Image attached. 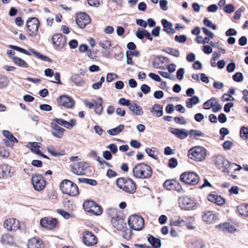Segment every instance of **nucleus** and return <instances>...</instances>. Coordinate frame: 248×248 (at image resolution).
I'll list each match as a JSON object with an SVG mask.
<instances>
[{
	"instance_id": "f257e3e1",
	"label": "nucleus",
	"mask_w": 248,
	"mask_h": 248,
	"mask_svg": "<svg viewBox=\"0 0 248 248\" xmlns=\"http://www.w3.org/2000/svg\"><path fill=\"white\" fill-rule=\"evenodd\" d=\"M132 172L134 177L140 179L149 178L152 174L151 167L144 163L137 164L133 168Z\"/></svg>"
},
{
	"instance_id": "f03ea898",
	"label": "nucleus",
	"mask_w": 248,
	"mask_h": 248,
	"mask_svg": "<svg viewBox=\"0 0 248 248\" xmlns=\"http://www.w3.org/2000/svg\"><path fill=\"white\" fill-rule=\"evenodd\" d=\"M116 184L119 188L127 193L133 194L136 192V184L131 179L123 177L119 178L117 180Z\"/></svg>"
},
{
	"instance_id": "7ed1b4c3",
	"label": "nucleus",
	"mask_w": 248,
	"mask_h": 248,
	"mask_svg": "<svg viewBox=\"0 0 248 248\" xmlns=\"http://www.w3.org/2000/svg\"><path fill=\"white\" fill-rule=\"evenodd\" d=\"M188 157L196 161H202L205 159L206 156V151L202 147L195 146L188 151Z\"/></svg>"
},
{
	"instance_id": "20e7f679",
	"label": "nucleus",
	"mask_w": 248,
	"mask_h": 248,
	"mask_svg": "<svg viewBox=\"0 0 248 248\" xmlns=\"http://www.w3.org/2000/svg\"><path fill=\"white\" fill-rule=\"evenodd\" d=\"M60 189L63 193L70 196H74L78 193V188L77 186L68 180H64L62 182Z\"/></svg>"
},
{
	"instance_id": "39448f33",
	"label": "nucleus",
	"mask_w": 248,
	"mask_h": 248,
	"mask_svg": "<svg viewBox=\"0 0 248 248\" xmlns=\"http://www.w3.org/2000/svg\"><path fill=\"white\" fill-rule=\"evenodd\" d=\"M180 180L186 184L196 185L199 183L200 177L194 172L186 171L181 175Z\"/></svg>"
},
{
	"instance_id": "423d86ee",
	"label": "nucleus",
	"mask_w": 248,
	"mask_h": 248,
	"mask_svg": "<svg viewBox=\"0 0 248 248\" xmlns=\"http://www.w3.org/2000/svg\"><path fill=\"white\" fill-rule=\"evenodd\" d=\"M128 223L131 228L136 231L141 230L144 224L143 218L137 215L131 216L129 217Z\"/></svg>"
},
{
	"instance_id": "0eeeda50",
	"label": "nucleus",
	"mask_w": 248,
	"mask_h": 248,
	"mask_svg": "<svg viewBox=\"0 0 248 248\" xmlns=\"http://www.w3.org/2000/svg\"><path fill=\"white\" fill-rule=\"evenodd\" d=\"M85 211L90 212L95 215H100L102 213L101 207L92 201H86L83 204Z\"/></svg>"
},
{
	"instance_id": "6e6552de",
	"label": "nucleus",
	"mask_w": 248,
	"mask_h": 248,
	"mask_svg": "<svg viewBox=\"0 0 248 248\" xmlns=\"http://www.w3.org/2000/svg\"><path fill=\"white\" fill-rule=\"evenodd\" d=\"M83 243L87 246H95L98 242L97 237L89 231H84L82 233Z\"/></svg>"
},
{
	"instance_id": "1a4fd4ad",
	"label": "nucleus",
	"mask_w": 248,
	"mask_h": 248,
	"mask_svg": "<svg viewBox=\"0 0 248 248\" xmlns=\"http://www.w3.org/2000/svg\"><path fill=\"white\" fill-rule=\"evenodd\" d=\"M31 181L34 188L37 191H41L45 187L46 181L42 175L38 174H33Z\"/></svg>"
},
{
	"instance_id": "9d476101",
	"label": "nucleus",
	"mask_w": 248,
	"mask_h": 248,
	"mask_svg": "<svg viewBox=\"0 0 248 248\" xmlns=\"http://www.w3.org/2000/svg\"><path fill=\"white\" fill-rule=\"evenodd\" d=\"M39 26V22L37 18H29L26 23L29 35L32 37L35 36L37 33Z\"/></svg>"
},
{
	"instance_id": "9b49d317",
	"label": "nucleus",
	"mask_w": 248,
	"mask_h": 248,
	"mask_svg": "<svg viewBox=\"0 0 248 248\" xmlns=\"http://www.w3.org/2000/svg\"><path fill=\"white\" fill-rule=\"evenodd\" d=\"M178 201L180 207L184 210L192 209L196 204L193 200L188 197H181Z\"/></svg>"
},
{
	"instance_id": "f8f14e48",
	"label": "nucleus",
	"mask_w": 248,
	"mask_h": 248,
	"mask_svg": "<svg viewBox=\"0 0 248 248\" xmlns=\"http://www.w3.org/2000/svg\"><path fill=\"white\" fill-rule=\"evenodd\" d=\"M14 170L12 167L7 164L0 165V178L8 179L13 176Z\"/></svg>"
},
{
	"instance_id": "ddd939ff",
	"label": "nucleus",
	"mask_w": 248,
	"mask_h": 248,
	"mask_svg": "<svg viewBox=\"0 0 248 248\" xmlns=\"http://www.w3.org/2000/svg\"><path fill=\"white\" fill-rule=\"evenodd\" d=\"M87 168V164L84 162H76L73 164L72 171L78 175H84Z\"/></svg>"
},
{
	"instance_id": "4468645a",
	"label": "nucleus",
	"mask_w": 248,
	"mask_h": 248,
	"mask_svg": "<svg viewBox=\"0 0 248 248\" xmlns=\"http://www.w3.org/2000/svg\"><path fill=\"white\" fill-rule=\"evenodd\" d=\"M4 227L10 231H16L20 228V223L15 218H10L5 220Z\"/></svg>"
},
{
	"instance_id": "2eb2a0df",
	"label": "nucleus",
	"mask_w": 248,
	"mask_h": 248,
	"mask_svg": "<svg viewBox=\"0 0 248 248\" xmlns=\"http://www.w3.org/2000/svg\"><path fill=\"white\" fill-rule=\"evenodd\" d=\"M91 22V19L88 15L84 13H80L77 15L76 23L80 28H84Z\"/></svg>"
},
{
	"instance_id": "dca6fc26",
	"label": "nucleus",
	"mask_w": 248,
	"mask_h": 248,
	"mask_svg": "<svg viewBox=\"0 0 248 248\" xmlns=\"http://www.w3.org/2000/svg\"><path fill=\"white\" fill-rule=\"evenodd\" d=\"M57 103L60 106H63L67 108H72L74 105V100L67 95H62L57 99Z\"/></svg>"
},
{
	"instance_id": "f3484780",
	"label": "nucleus",
	"mask_w": 248,
	"mask_h": 248,
	"mask_svg": "<svg viewBox=\"0 0 248 248\" xmlns=\"http://www.w3.org/2000/svg\"><path fill=\"white\" fill-rule=\"evenodd\" d=\"M53 45L58 48H62L66 44V39L61 34L56 33L52 37Z\"/></svg>"
},
{
	"instance_id": "a211bd4d",
	"label": "nucleus",
	"mask_w": 248,
	"mask_h": 248,
	"mask_svg": "<svg viewBox=\"0 0 248 248\" xmlns=\"http://www.w3.org/2000/svg\"><path fill=\"white\" fill-rule=\"evenodd\" d=\"M51 124H55L57 125H63L65 128L71 129L76 125V122L74 119H71L69 122L66 121L62 119H54Z\"/></svg>"
},
{
	"instance_id": "6ab92c4d",
	"label": "nucleus",
	"mask_w": 248,
	"mask_h": 248,
	"mask_svg": "<svg viewBox=\"0 0 248 248\" xmlns=\"http://www.w3.org/2000/svg\"><path fill=\"white\" fill-rule=\"evenodd\" d=\"M40 224L44 228L52 229L56 226L57 220L50 217H46L40 220Z\"/></svg>"
},
{
	"instance_id": "aec40b11",
	"label": "nucleus",
	"mask_w": 248,
	"mask_h": 248,
	"mask_svg": "<svg viewBox=\"0 0 248 248\" xmlns=\"http://www.w3.org/2000/svg\"><path fill=\"white\" fill-rule=\"evenodd\" d=\"M170 131L180 139H185L188 135V132L186 129L170 128Z\"/></svg>"
},
{
	"instance_id": "412c9836",
	"label": "nucleus",
	"mask_w": 248,
	"mask_h": 248,
	"mask_svg": "<svg viewBox=\"0 0 248 248\" xmlns=\"http://www.w3.org/2000/svg\"><path fill=\"white\" fill-rule=\"evenodd\" d=\"M215 165L219 169L224 168L226 170L229 161L222 155L217 156L214 159Z\"/></svg>"
},
{
	"instance_id": "4be33fe9",
	"label": "nucleus",
	"mask_w": 248,
	"mask_h": 248,
	"mask_svg": "<svg viewBox=\"0 0 248 248\" xmlns=\"http://www.w3.org/2000/svg\"><path fill=\"white\" fill-rule=\"evenodd\" d=\"M28 248H43L42 241L39 238L33 237L29 240L27 244Z\"/></svg>"
},
{
	"instance_id": "5701e85b",
	"label": "nucleus",
	"mask_w": 248,
	"mask_h": 248,
	"mask_svg": "<svg viewBox=\"0 0 248 248\" xmlns=\"http://www.w3.org/2000/svg\"><path fill=\"white\" fill-rule=\"evenodd\" d=\"M217 227L221 231H226L231 233H234L237 231V229L234 226L229 223H224L219 224L217 225Z\"/></svg>"
},
{
	"instance_id": "b1692460",
	"label": "nucleus",
	"mask_w": 248,
	"mask_h": 248,
	"mask_svg": "<svg viewBox=\"0 0 248 248\" xmlns=\"http://www.w3.org/2000/svg\"><path fill=\"white\" fill-rule=\"evenodd\" d=\"M51 126L52 129V134L56 138H62L65 131L64 129L55 124H51Z\"/></svg>"
},
{
	"instance_id": "393cba45",
	"label": "nucleus",
	"mask_w": 248,
	"mask_h": 248,
	"mask_svg": "<svg viewBox=\"0 0 248 248\" xmlns=\"http://www.w3.org/2000/svg\"><path fill=\"white\" fill-rule=\"evenodd\" d=\"M208 200L218 205H223L225 204V201L221 196L215 194H210L208 196Z\"/></svg>"
},
{
	"instance_id": "a878e982",
	"label": "nucleus",
	"mask_w": 248,
	"mask_h": 248,
	"mask_svg": "<svg viewBox=\"0 0 248 248\" xmlns=\"http://www.w3.org/2000/svg\"><path fill=\"white\" fill-rule=\"evenodd\" d=\"M202 217L203 220L208 224L214 223L217 218L215 214L211 211L204 212Z\"/></svg>"
},
{
	"instance_id": "bb28decb",
	"label": "nucleus",
	"mask_w": 248,
	"mask_h": 248,
	"mask_svg": "<svg viewBox=\"0 0 248 248\" xmlns=\"http://www.w3.org/2000/svg\"><path fill=\"white\" fill-rule=\"evenodd\" d=\"M129 109L135 115L141 116L143 114L142 108L136 103L131 104L129 107Z\"/></svg>"
},
{
	"instance_id": "cd10ccee",
	"label": "nucleus",
	"mask_w": 248,
	"mask_h": 248,
	"mask_svg": "<svg viewBox=\"0 0 248 248\" xmlns=\"http://www.w3.org/2000/svg\"><path fill=\"white\" fill-rule=\"evenodd\" d=\"M161 23L163 25L164 31H165L169 34H173L175 33V30L173 28V25L171 23L165 19L161 20Z\"/></svg>"
},
{
	"instance_id": "c85d7f7f",
	"label": "nucleus",
	"mask_w": 248,
	"mask_h": 248,
	"mask_svg": "<svg viewBox=\"0 0 248 248\" xmlns=\"http://www.w3.org/2000/svg\"><path fill=\"white\" fill-rule=\"evenodd\" d=\"M149 110L153 115L157 117H161L163 114V108L160 105L155 104L149 108Z\"/></svg>"
},
{
	"instance_id": "c756f323",
	"label": "nucleus",
	"mask_w": 248,
	"mask_h": 248,
	"mask_svg": "<svg viewBox=\"0 0 248 248\" xmlns=\"http://www.w3.org/2000/svg\"><path fill=\"white\" fill-rule=\"evenodd\" d=\"M27 147L29 148L31 151L36 155H41L40 150V146L38 142H29L27 145Z\"/></svg>"
},
{
	"instance_id": "7c9ffc66",
	"label": "nucleus",
	"mask_w": 248,
	"mask_h": 248,
	"mask_svg": "<svg viewBox=\"0 0 248 248\" xmlns=\"http://www.w3.org/2000/svg\"><path fill=\"white\" fill-rule=\"evenodd\" d=\"M1 242L4 245H12L14 243V238L9 234H4L1 236Z\"/></svg>"
},
{
	"instance_id": "2f4dec72",
	"label": "nucleus",
	"mask_w": 248,
	"mask_h": 248,
	"mask_svg": "<svg viewBox=\"0 0 248 248\" xmlns=\"http://www.w3.org/2000/svg\"><path fill=\"white\" fill-rule=\"evenodd\" d=\"M148 242L155 248H160L161 241L159 239L154 237L151 235H148L147 237Z\"/></svg>"
},
{
	"instance_id": "473e14b6",
	"label": "nucleus",
	"mask_w": 248,
	"mask_h": 248,
	"mask_svg": "<svg viewBox=\"0 0 248 248\" xmlns=\"http://www.w3.org/2000/svg\"><path fill=\"white\" fill-rule=\"evenodd\" d=\"M242 169V167L235 163H230L229 161V164L227 165L226 170L228 172V174L231 172L232 170H240Z\"/></svg>"
},
{
	"instance_id": "72a5a7b5",
	"label": "nucleus",
	"mask_w": 248,
	"mask_h": 248,
	"mask_svg": "<svg viewBox=\"0 0 248 248\" xmlns=\"http://www.w3.org/2000/svg\"><path fill=\"white\" fill-rule=\"evenodd\" d=\"M189 137L191 139H198V137H204V133L201 131L199 130L191 129L189 132H188Z\"/></svg>"
},
{
	"instance_id": "f704fd0d",
	"label": "nucleus",
	"mask_w": 248,
	"mask_h": 248,
	"mask_svg": "<svg viewBox=\"0 0 248 248\" xmlns=\"http://www.w3.org/2000/svg\"><path fill=\"white\" fill-rule=\"evenodd\" d=\"M237 211L241 216L248 217V204L240 205L237 207Z\"/></svg>"
},
{
	"instance_id": "c9c22d12",
	"label": "nucleus",
	"mask_w": 248,
	"mask_h": 248,
	"mask_svg": "<svg viewBox=\"0 0 248 248\" xmlns=\"http://www.w3.org/2000/svg\"><path fill=\"white\" fill-rule=\"evenodd\" d=\"M124 129V125L123 124H120L115 128L108 130L107 132L110 135L116 136L122 131Z\"/></svg>"
},
{
	"instance_id": "e433bc0d",
	"label": "nucleus",
	"mask_w": 248,
	"mask_h": 248,
	"mask_svg": "<svg viewBox=\"0 0 248 248\" xmlns=\"http://www.w3.org/2000/svg\"><path fill=\"white\" fill-rule=\"evenodd\" d=\"M71 80L76 86H81L84 83V80L78 75H72L71 77Z\"/></svg>"
},
{
	"instance_id": "4c0bfd02",
	"label": "nucleus",
	"mask_w": 248,
	"mask_h": 248,
	"mask_svg": "<svg viewBox=\"0 0 248 248\" xmlns=\"http://www.w3.org/2000/svg\"><path fill=\"white\" fill-rule=\"evenodd\" d=\"M178 184L176 181L174 180H169L164 182V186L166 189L171 190L174 189L175 188V185Z\"/></svg>"
},
{
	"instance_id": "58836bf2",
	"label": "nucleus",
	"mask_w": 248,
	"mask_h": 248,
	"mask_svg": "<svg viewBox=\"0 0 248 248\" xmlns=\"http://www.w3.org/2000/svg\"><path fill=\"white\" fill-rule=\"evenodd\" d=\"M199 101V98L197 96H193L186 101V106L188 108H191L193 105L197 104Z\"/></svg>"
},
{
	"instance_id": "ea45409f",
	"label": "nucleus",
	"mask_w": 248,
	"mask_h": 248,
	"mask_svg": "<svg viewBox=\"0 0 248 248\" xmlns=\"http://www.w3.org/2000/svg\"><path fill=\"white\" fill-rule=\"evenodd\" d=\"M13 60L14 61V63L20 67H23V68H27L28 67V64L23 60L16 57H13Z\"/></svg>"
},
{
	"instance_id": "a19ab883",
	"label": "nucleus",
	"mask_w": 248,
	"mask_h": 248,
	"mask_svg": "<svg viewBox=\"0 0 248 248\" xmlns=\"http://www.w3.org/2000/svg\"><path fill=\"white\" fill-rule=\"evenodd\" d=\"M155 148L152 147V148H146L145 149V152L148 154V155L154 158L155 159H158V153L157 152L155 151Z\"/></svg>"
},
{
	"instance_id": "79ce46f5",
	"label": "nucleus",
	"mask_w": 248,
	"mask_h": 248,
	"mask_svg": "<svg viewBox=\"0 0 248 248\" xmlns=\"http://www.w3.org/2000/svg\"><path fill=\"white\" fill-rule=\"evenodd\" d=\"M216 99L215 98H212L208 101L204 103L203 105V108L205 109H209L211 108H213V107L216 103Z\"/></svg>"
},
{
	"instance_id": "37998d69",
	"label": "nucleus",
	"mask_w": 248,
	"mask_h": 248,
	"mask_svg": "<svg viewBox=\"0 0 248 248\" xmlns=\"http://www.w3.org/2000/svg\"><path fill=\"white\" fill-rule=\"evenodd\" d=\"M185 221L183 219H181L180 217H179L177 220L171 219L170 220V226H183L185 225Z\"/></svg>"
},
{
	"instance_id": "c03bdc74",
	"label": "nucleus",
	"mask_w": 248,
	"mask_h": 248,
	"mask_svg": "<svg viewBox=\"0 0 248 248\" xmlns=\"http://www.w3.org/2000/svg\"><path fill=\"white\" fill-rule=\"evenodd\" d=\"M2 133L3 136L11 142H17L16 139L9 131L3 130Z\"/></svg>"
},
{
	"instance_id": "a18cd8bd",
	"label": "nucleus",
	"mask_w": 248,
	"mask_h": 248,
	"mask_svg": "<svg viewBox=\"0 0 248 248\" xmlns=\"http://www.w3.org/2000/svg\"><path fill=\"white\" fill-rule=\"evenodd\" d=\"M99 45L103 49L108 50L111 46V43L109 40H102L99 42Z\"/></svg>"
},
{
	"instance_id": "49530a36",
	"label": "nucleus",
	"mask_w": 248,
	"mask_h": 248,
	"mask_svg": "<svg viewBox=\"0 0 248 248\" xmlns=\"http://www.w3.org/2000/svg\"><path fill=\"white\" fill-rule=\"evenodd\" d=\"M240 136L244 140L248 139V127L242 126L241 128Z\"/></svg>"
},
{
	"instance_id": "de8ad7c7",
	"label": "nucleus",
	"mask_w": 248,
	"mask_h": 248,
	"mask_svg": "<svg viewBox=\"0 0 248 248\" xmlns=\"http://www.w3.org/2000/svg\"><path fill=\"white\" fill-rule=\"evenodd\" d=\"M31 51L33 53L37 58H39L40 59L46 61V62H50V59L48 58L46 56H44L42 54H41L38 52H37L33 49H31Z\"/></svg>"
},
{
	"instance_id": "09e8293b",
	"label": "nucleus",
	"mask_w": 248,
	"mask_h": 248,
	"mask_svg": "<svg viewBox=\"0 0 248 248\" xmlns=\"http://www.w3.org/2000/svg\"><path fill=\"white\" fill-rule=\"evenodd\" d=\"M89 156L95 159L98 163L101 162L102 158L97 155V152L94 150H91L89 152Z\"/></svg>"
},
{
	"instance_id": "8fccbe9b",
	"label": "nucleus",
	"mask_w": 248,
	"mask_h": 248,
	"mask_svg": "<svg viewBox=\"0 0 248 248\" xmlns=\"http://www.w3.org/2000/svg\"><path fill=\"white\" fill-rule=\"evenodd\" d=\"M57 213L62 216L65 219H69L73 217L72 215H71L67 212L61 209H58Z\"/></svg>"
},
{
	"instance_id": "3c124183",
	"label": "nucleus",
	"mask_w": 248,
	"mask_h": 248,
	"mask_svg": "<svg viewBox=\"0 0 248 248\" xmlns=\"http://www.w3.org/2000/svg\"><path fill=\"white\" fill-rule=\"evenodd\" d=\"M103 110L102 103H99L98 104H96L94 107V111L97 114H101Z\"/></svg>"
},
{
	"instance_id": "603ef678",
	"label": "nucleus",
	"mask_w": 248,
	"mask_h": 248,
	"mask_svg": "<svg viewBox=\"0 0 248 248\" xmlns=\"http://www.w3.org/2000/svg\"><path fill=\"white\" fill-rule=\"evenodd\" d=\"M204 24L209 27L212 28L213 30L216 29V25L215 24H214L212 21L207 18H205L203 21Z\"/></svg>"
},
{
	"instance_id": "864d4df0",
	"label": "nucleus",
	"mask_w": 248,
	"mask_h": 248,
	"mask_svg": "<svg viewBox=\"0 0 248 248\" xmlns=\"http://www.w3.org/2000/svg\"><path fill=\"white\" fill-rule=\"evenodd\" d=\"M233 79L236 82H241L243 80V76L242 73L240 72L236 73L233 76Z\"/></svg>"
},
{
	"instance_id": "5fc2aeb1",
	"label": "nucleus",
	"mask_w": 248,
	"mask_h": 248,
	"mask_svg": "<svg viewBox=\"0 0 248 248\" xmlns=\"http://www.w3.org/2000/svg\"><path fill=\"white\" fill-rule=\"evenodd\" d=\"M118 78L117 75L114 73H108L107 75L106 80L108 82H111L113 79Z\"/></svg>"
},
{
	"instance_id": "6e6d98bb",
	"label": "nucleus",
	"mask_w": 248,
	"mask_h": 248,
	"mask_svg": "<svg viewBox=\"0 0 248 248\" xmlns=\"http://www.w3.org/2000/svg\"><path fill=\"white\" fill-rule=\"evenodd\" d=\"M193 245L196 248H204L205 247V244L202 240H196L193 242Z\"/></svg>"
},
{
	"instance_id": "4d7b16f0",
	"label": "nucleus",
	"mask_w": 248,
	"mask_h": 248,
	"mask_svg": "<svg viewBox=\"0 0 248 248\" xmlns=\"http://www.w3.org/2000/svg\"><path fill=\"white\" fill-rule=\"evenodd\" d=\"M185 74V70L184 68H181L178 70L176 73L177 78L179 80H182Z\"/></svg>"
},
{
	"instance_id": "13d9d810",
	"label": "nucleus",
	"mask_w": 248,
	"mask_h": 248,
	"mask_svg": "<svg viewBox=\"0 0 248 248\" xmlns=\"http://www.w3.org/2000/svg\"><path fill=\"white\" fill-rule=\"evenodd\" d=\"M222 106L219 104L218 101L216 100L215 105L213 107L212 110L214 112L219 111L222 109Z\"/></svg>"
},
{
	"instance_id": "bf43d9fd",
	"label": "nucleus",
	"mask_w": 248,
	"mask_h": 248,
	"mask_svg": "<svg viewBox=\"0 0 248 248\" xmlns=\"http://www.w3.org/2000/svg\"><path fill=\"white\" fill-rule=\"evenodd\" d=\"M223 9L224 11L227 13H231L234 11V7L232 4L226 5Z\"/></svg>"
},
{
	"instance_id": "052dcab7",
	"label": "nucleus",
	"mask_w": 248,
	"mask_h": 248,
	"mask_svg": "<svg viewBox=\"0 0 248 248\" xmlns=\"http://www.w3.org/2000/svg\"><path fill=\"white\" fill-rule=\"evenodd\" d=\"M175 40L179 43H184L186 41V38L185 35H176Z\"/></svg>"
},
{
	"instance_id": "680f3d73",
	"label": "nucleus",
	"mask_w": 248,
	"mask_h": 248,
	"mask_svg": "<svg viewBox=\"0 0 248 248\" xmlns=\"http://www.w3.org/2000/svg\"><path fill=\"white\" fill-rule=\"evenodd\" d=\"M9 152L3 147H0V156L7 158L9 156Z\"/></svg>"
},
{
	"instance_id": "e2e57ef3",
	"label": "nucleus",
	"mask_w": 248,
	"mask_h": 248,
	"mask_svg": "<svg viewBox=\"0 0 248 248\" xmlns=\"http://www.w3.org/2000/svg\"><path fill=\"white\" fill-rule=\"evenodd\" d=\"M99 165L102 169H104L105 166L108 168L112 167V165L110 163L105 161L102 159L101 160V162L99 163Z\"/></svg>"
},
{
	"instance_id": "0e129e2a",
	"label": "nucleus",
	"mask_w": 248,
	"mask_h": 248,
	"mask_svg": "<svg viewBox=\"0 0 248 248\" xmlns=\"http://www.w3.org/2000/svg\"><path fill=\"white\" fill-rule=\"evenodd\" d=\"M119 104L122 106H126L129 107L131 104L129 100H126L124 98H120L119 100Z\"/></svg>"
},
{
	"instance_id": "69168bd1",
	"label": "nucleus",
	"mask_w": 248,
	"mask_h": 248,
	"mask_svg": "<svg viewBox=\"0 0 248 248\" xmlns=\"http://www.w3.org/2000/svg\"><path fill=\"white\" fill-rule=\"evenodd\" d=\"M203 52L206 54H209L212 52L213 49L210 46L205 45L203 46Z\"/></svg>"
},
{
	"instance_id": "338daca9",
	"label": "nucleus",
	"mask_w": 248,
	"mask_h": 248,
	"mask_svg": "<svg viewBox=\"0 0 248 248\" xmlns=\"http://www.w3.org/2000/svg\"><path fill=\"white\" fill-rule=\"evenodd\" d=\"M233 145V143L229 140L225 141L223 144V148L225 150H230Z\"/></svg>"
},
{
	"instance_id": "774afa93",
	"label": "nucleus",
	"mask_w": 248,
	"mask_h": 248,
	"mask_svg": "<svg viewBox=\"0 0 248 248\" xmlns=\"http://www.w3.org/2000/svg\"><path fill=\"white\" fill-rule=\"evenodd\" d=\"M168 1L166 0H160L159 2L160 6L164 11H167L168 10Z\"/></svg>"
}]
</instances>
